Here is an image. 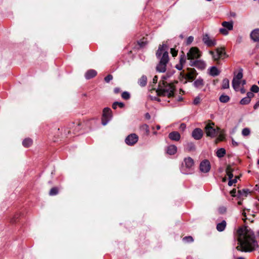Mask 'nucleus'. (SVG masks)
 <instances>
[{
	"mask_svg": "<svg viewBox=\"0 0 259 259\" xmlns=\"http://www.w3.org/2000/svg\"><path fill=\"white\" fill-rule=\"evenodd\" d=\"M194 167V161L193 159L188 157L184 159V162L181 167V171L182 173L188 175L191 174Z\"/></svg>",
	"mask_w": 259,
	"mask_h": 259,
	"instance_id": "nucleus-4",
	"label": "nucleus"
},
{
	"mask_svg": "<svg viewBox=\"0 0 259 259\" xmlns=\"http://www.w3.org/2000/svg\"><path fill=\"white\" fill-rule=\"evenodd\" d=\"M241 84L240 80H236V79H233L232 80V86L233 89L236 91H238L239 89L240 85Z\"/></svg>",
	"mask_w": 259,
	"mask_h": 259,
	"instance_id": "nucleus-22",
	"label": "nucleus"
},
{
	"mask_svg": "<svg viewBox=\"0 0 259 259\" xmlns=\"http://www.w3.org/2000/svg\"><path fill=\"white\" fill-rule=\"evenodd\" d=\"M243 77V73L242 69H240L239 72L237 75H235L233 79H236V80H240L242 79Z\"/></svg>",
	"mask_w": 259,
	"mask_h": 259,
	"instance_id": "nucleus-32",
	"label": "nucleus"
},
{
	"mask_svg": "<svg viewBox=\"0 0 259 259\" xmlns=\"http://www.w3.org/2000/svg\"><path fill=\"white\" fill-rule=\"evenodd\" d=\"M156 128L157 130H159L160 128V126L159 125H157L156 126Z\"/></svg>",
	"mask_w": 259,
	"mask_h": 259,
	"instance_id": "nucleus-62",
	"label": "nucleus"
},
{
	"mask_svg": "<svg viewBox=\"0 0 259 259\" xmlns=\"http://www.w3.org/2000/svg\"><path fill=\"white\" fill-rule=\"evenodd\" d=\"M114 93L116 94H118L120 92V90L118 88H116L114 90Z\"/></svg>",
	"mask_w": 259,
	"mask_h": 259,
	"instance_id": "nucleus-54",
	"label": "nucleus"
},
{
	"mask_svg": "<svg viewBox=\"0 0 259 259\" xmlns=\"http://www.w3.org/2000/svg\"><path fill=\"white\" fill-rule=\"evenodd\" d=\"M259 107V101H258L253 106V108L254 110L257 109Z\"/></svg>",
	"mask_w": 259,
	"mask_h": 259,
	"instance_id": "nucleus-52",
	"label": "nucleus"
},
{
	"mask_svg": "<svg viewBox=\"0 0 259 259\" xmlns=\"http://www.w3.org/2000/svg\"><path fill=\"white\" fill-rule=\"evenodd\" d=\"M202 41L205 45L209 47L214 46L217 44L215 39L210 38L207 34L203 35Z\"/></svg>",
	"mask_w": 259,
	"mask_h": 259,
	"instance_id": "nucleus-11",
	"label": "nucleus"
},
{
	"mask_svg": "<svg viewBox=\"0 0 259 259\" xmlns=\"http://www.w3.org/2000/svg\"><path fill=\"white\" fill-rule=\"evenodd\" d=\"M190 65L191 66H195L201 69H203L205 68L206 65L204 61L200 60H197L195 61H190Z\"/></svg>",
	"mask_w": 259,
	"mask_h": 259,
	"instance_id": "nucleus-13",
	"label": "nucleus"
},
{
	"mask_svg": "<svg viewBox=\"0 0 259 259\" xmlns=\"http://www.w3.org/2000/svg\"><path fill=\"white\" fill-rule=\"evenodd\" d=\"M117 105H119L120 108H123L124 106V103L122 102H115L112 105L113 108L115 109L117 108Z\"/></svg>",
	"mask_w": 259,
	"mask_h": 259,
	"instance_id": "nucleus-35",
	"label": "nucleus"
},
{
	"mask_svg": "<svg viewBox=\"0 0 259 259\" xmlns=\"http://www.w3.org/2000/svg\"><path fill=\"white\" fill-rule=\"evenodd\" d=\"M188 146H189V150H193L195 149V146L192 143L188 144Z\"/></svg>",
	"mask_w": 259,
	"mask_h": 259,
	"instance_id": "nucleus-50",
	"label": "nucleus"
},
{
	"mask_svg": "<svg viewBox=\"0 0 259 259\" xmlns=\"http://www.w3.org/2000/svg\"><path fill=\"white\" fill-rule=\"evenodd\" d=\"M232 172L233 169L231 168V166H228L226 168V174L229 179H232L233 177V174Z\"/></svg>",
	"mask_w": 259,
	"mask_h": 259,
	"instance_id": "nucleus-28",
	"label": "nucleus"
},
{
	"mask_svg": "<svg viewBox=\"0 0 259 259\" xmlns=\"http://www.w3.org/2000/svg\"><path fill=\"white\" fill-rule=\"evenodd\" d=\"M224 138V136L222 134H220L219 137L217 138V140L221 141L223 140Z\"/></svg>",
	"mask_w": 259,
	"mask_h": 259,
	"instance_id": "nucleus-51",
	"label": "nucleus"
},
{
	"mask_svg": "<svg viewBox=\"0 0 259 259\" xmlns=\"http://www.w3.org/2000/svg\"><path fill=\"white\" fill-rule=\"evenodd\" d=\"M250 134V130L249 128L246 127L242 130V135L243 136H249Z\"/></svg>",
	"mask_w": 259,
	"mask_h": 259,
	"instance_id": "nucleus-34",
	"label": "nucleus"
},
{
	"mask_svg": "<svg viewBox=\"0 0 259 259\" xmlns=\"http://www.w3.org/2000/svg\"><path fill=\"white\" fill-rule=\"evenodd\" d=\"M183 240L184 241L187 243L192 242L194 240L192 237L190 236L185 237L183 238Z\"/></svg>",
	"mask_w": 259,
	"mask_h": 259,
	"instance_id": "nucleus-36",
	"label": "nucleus"
},
{
	"mask_svg": "<svg viewBox=\"0 0 259 259\" xmlns=\"http://www.w3.org/2000/svg\"><path fill=\"white\" fill-rule=\"evenodd\" d=\"M223 28L219 29L220 32L224 35H227L229 34V31H231L233 28V21H224L222 23Z\"/></svg>",
	"mask_w": 259,
	"mask_h": 259,
	"instance_id": "nucleus-8",
	"label": "nucleus"
},
{
	"mask_svg": "<svg viewBox=\"0 0 259 259\" xmlns=\"http://www.w3.org/2000/svg\"><path fill=\"white\" fill-rule=\"evenodd\" d=\"M201 56V53L197 47H192L187 53V56L188 60L194 61V59L199 58Z\"/></svg>",
	"mask_w": 259,
	"mask_h": 259,
	"instance_id": "nucleus-7",
	"label": "nucleus"
},
{
	"mask_svg": "<svg viewBox=\"0 0 259 259\" xmlns=\"http://www.w3.org/2000/svg\"><path fill=\"white\" fill-rule=\"evenodd\" d=\"M158 77L157 76H155L153 78V83H156L157 81Z\"/></svg>",
	"mask_w": 259,
	"mask_h": 259,
	"instance_id": "nucleus-55",
	"label": "nucleus"
},
{
	"mask_svg": "<svg viewBox=\"0 0 259 259\" xmlns=\"http://www.w3.org/2000/svg\"><path fill=\"white\" fill-rule=\"evenodd\" d=\"M58 192V189L57 188L54 187L51 189L49 194L50 195L53 196L57 194Z\"/></svg>",
	"mask_w": 259,
	"mask_h": 259,
	"instance_id": "nucleus-38",
	"label": "nucleus"
},
{
	"mask_svg": "<svg viewBox=\"0 0 259 259\" xmlns=\"http://www.w3.org/2000/svg\"><path fill=\"white\" fill-rule=\"evenodd\" d=\"M237 259H245V258L243 257H238Z\"/></svg>",
	"mask_w": 259,
	"mask_h": 259,
	"instance_id": "nucleus-64",
	"label": "nucleus"
},
{
	"mask_svg": "<svg viewBox=\"0 0 259 259\" xmlns=\"http://www.w3.org/2000/svg\"><path fill=\"white\" fill-rule=\"evenodd\" d=\"M245 84H246V81L245 80H241V84H242V85H244Z\"/></svg>",
	"mask_w": 259,
	"mask_h": 259,
	"instance_id": "nucleus-59",
	"label": "nucleus"
},
{
	"mask_svg": "<svg viewBox=\"0 0 259 259\" xmlns=\"http://www.w3.org/2000/svg\"><path fill=\"white\" fill-rule=\"evenodd\" d=\"M185 61H186V59H185V57H184L183 58H181V59H180V63H181V65H182L183 64L185 63Z\"/></svg>",
	"mask_w": 259,
	"mask_h": 259,
	"instance_id": "nucleus-53",
	"label": "nucleus"
},
{
	"mask_svg": "<svg viewBox=\"0 0 259 259\" xmlns=\"http://www.w3.org/2000/svg\"><path fill=\"white\" fill-rule=\"evenodd\" d=\"M175 90V87L173 83H167L163 80L162 82H159L157 92L158 95L170 98L174 96Z\"/></svg>",
	"mask_w": 259,
	"mask_h": 259,
	"instance_id": "nucleus-3",
	"label": "nucleus"
},
{
	"mask_svg": "<svg viewBox=\"0 0 259 259\" xmlns=\"http://www.w3.org/2000/svg\"><path fill=\"white\" fill-rule=\"evenodd\" d=\"M227 223L225 221H223L221 223H218L217 225V229L219 232L223 231L226 227Z\"/></svg>",
	"mask_w": 259,
	"mask_h": 259,
	"instance_id": "nucleus-20",
	"label": "nucleus"
},
{
	"mask_svg": "<svg viewBox=\"0 0 259 259\" xmlns=\"http://www.w3.org/2000/svg\"><path fill=\"white\" fill-rule=\"evenodd\" d=\"M209 53L211 55L213 61L219 62L220 59H224L228 57L224 47L217 48L214 51H209Z\"/></svg>",
	"mask_w": 259,
	"mask_h": 259,
	"instance_id": "nucleus-5",
	"label": "nucleus"
},
{
	"mask_svg": "<svg viewBox=\"0 0 259 259\" xmlns=\"http://www.w3.org/2000/svg\"><path fill=\"white\" fill-rule=\"evenodd\" d=\"M188 72L186 74V78L189 80L194 79L197 75L196 71L194 69H189Z\"/></svg>",
	"mask_w": 259,
	"mask_h": 259,
	"instance_id": "nucleus-16",
	"label": "nucleus"
},
{
	"mask_svg": "<svg viewBox=\"0 0 259 259\" xmlns=\"http://www.w3.org/2000/svg\"><path fill=\"white\" fill-rule=\"evenodd\" d=\"M140 128L141 130L144 131L146 132L147 135H148L149 133V126L146 124H144L141 126Z\"/></svg>",
	"mask_w": 259,
	"mask_h": 259,
	"instance_id": "nucleus-31",
	"label": "nucleus"
},
{
	"mask_svg": "<svg viewBox=\"0 0 259 259\" xmlns=\"http://www.w3.org/2000/svg\"><path fill=\"white\" fill-rule=\"evenodd\" d=\"M210 74L212 76H217L219 75V71L216 67L213 66L210 68Z\"/></svg>",
	"mask_w": 259,
	"mask_h": 259,
	"instance_id": "nucleus-26",
	"label": "nucleus"
},
{
	"mask_svg": "<svg viewBox=\"0 0 259 259\" xmlns=\"http://www.w3.org/2000/svg\"><path fill=\"white\" fill-rule=\"evenodd\" d=\"M204 85L202 79L198 78L194 82V85L196 88H202Z\"/></svg>",
	"mask_w": 259,
	"mask_h": 259,
	"instance_id": "nucleus-23",
	"label": "nucleus"
},
{
	"mask_svg": "<svg viewBox=\"0 0 259 259\" xmlns=\"http://www.w3.org/2000/svg\"><path fill=\"white\" fill-rule=\"evenodd\" d=\"M226 154V150L224 148H220L217 152V155L218 157H223Z\"/></svg>",
	"mask_w": 259,
	"mask_h": 259,
	"instance_id": "nucleus-29",
	"label": "nucleus"
},
{
	"mask_svg": "<svg viewBox=\"0 0 259 259\" xmlns=\"http://www.w3.org/2000/svg\"><path fill=\"white\" fill-rule=\"evenodd\" d=\"M147 82V78L145 75H142L138 80V84L142 87L146 86Z\"/></svg>",
	"mask_w": 259,
	"mask_h": 259,
	"instance_id": "nucleus-21",
	"label": "nucleus"
},
{
	"mask_svg": "<svg viewBox=\"0 0 259 259\" xmlns=\"http://www.w3.org/2000/svg\"><path fill=\"white\" fill-rule=\"evenodd\" d=\"M219 210L221 213H224L226 212V208L225 207H221L219 208Z\"/></svg>",
	"mask_w": 259,
	"mask_h": 259,
	"instance_id": "nucleus-47",
	"label": "nucleus"
},
{
	"mask_svg": "<svg viewBox=\"0 0 259 259\" xmlns=\"http://www.w3.org/2000/svg\"><path fill=\"white\" fill-rule=\"evenodd\" d=\"M97 74V71L94 69H90L87 71L85 74V77L87 79H91L95 77Z\"/></svg>",
	"mask_w": 259,
	"mask_h": 259,
	"instance_id": "nucleus-18",
	"label": "nucleus"
},
{
	"mask_svg": "<svg viewBox=\"0 0 259 259\" xmlns=\"http://www.w3.org/2000/svg\"><path fill=\"white\" fill-rule=\"evenodd\" d=\"M200 97H196L194 99V100L193 101V104L194 105H197V104H198L200 103Z\"/></svg>",
	"mask_w": 259,
	"mask_h": 259,
	"instance_id": "nucleus-43",
	"label": "nucleus"
},
{
	"mask_svg": "<svg viewBox=\"0 0 259 259\" xmlns=\"http://www.w3.org/2000/svg\"><path fill=\"white\" fill-rule=\"evenodd\" d=\"M203 135L202 131L200 128H195L192 133V136L196 140L200 139Z\"/></svg>",
	"mask_w": 259,
	"mask_h": 259,
	"instance_id": "nucleus-14",
	"label": "nucleus"
},
{
	"mask_svg": "<svg viewBox=\"0 0 259 259\" xmlns=\"http://www.w3.org/2000/svg\"><path fill=\"white\" fill-rule=\"evenodd\" d=\"M121 97L123 99L128 100L130 98V94L127 92H124L122 93Z\"/></svg>",
	"mask_w": 259,
	"mask_h": 259,
	"instance_id": "nucleus-37",
	"label": "nucleus"
},
{
	"mask_svg": "<svg viewBox=\"0 0 259 259\" xmlns=\"http://www.w3.org/2000/svg\"><path fill=\"white\" fill-rule=\"evenodd\" d=\"M238 178H239L238 177H236L234 179H229L228 185L231 186L233 184L236 183L237 182V179Z\"/></svg>",
	"mask_w": 259,
	"mask_h": 259,
	"instance_id": "nucleus-40",
	"label": "nucleus"
},
{
	"mask_svg": "<svg viewBox=\"0 0 259 259\" xmlns=\"http://www.w3.org/2000/svg\"><path fill=\"white\" fill-rule=\"evenodd\" d=\"M238 245L236 247L238 250L244 252H251L257 245L254 239L253 232L246 227L240 228L237 232Z\"/></svg>",
	"mask_w": 259,
	"mask_h": 259,
	"instance_id": "nucleus-1",
	"label": "nucleus"
},
{
	"mask_svg": "<svg viewBox=\"0 0 259 259\" xmlns=\"http://www.w3.org/2000/svg\"><path fill=\"white\" fill-rule=\"evenodd\" d=\"M222 181L223 182H225L226 181V178L225 177V178H223Z\"/></svg>",
	"mask_w": 259,
	"mask_h": 259,
	"instance_id": "nucleus-63",
	"label": "nucleus"
},
{
	"mask_svg": "<svg viewBox=\"0 0 259 259\" xmlns=\"http://www.w3.org/2000/svg\"><path fill=\"white\" fill-rule=\"evenodd\" d=\"M220 128L215 127L213 122L207 124L205 127V132L206 136L210 137H214L220 133Z\"/></svg>",
	"mask_w": 259,
	"mask_h": 259,
	"instance_id": "nucleus-6",
	"label": "nucleus"
},
{
	"mask_svg": "<svg viewBox=\"0 0 259 259\" xmlns=\"http://www.w3.org/2000/svg\"><path fill=\"white\" fill-rule=\"evenodd\" d=\"M167 47L165 45H162L159 47L158 50L156 53V56L159 58L162 52H163L162 57L160 58V62L156 67V70L159 72H164L166 71V67L169 61L168 54L166 51Z\"/></svg>",
	"mask_w": 259,
	"mask_h": 259,
	"instance_id": "nucleus-2",
	"label": "nucleus"
},
{
	"mask_svg": "<svg viewBox=\"0 0 259 259\" xmlns=\"http://www.w3.org/2000/svg\"><path fill=\"white\" fill-rule=\"evenodd\" d=\"M177 151V147L174 145L168 146L166 149V152L169 155H174Z\"/></svg>",
	"mask_w": 259,
	"mask_h": 259,
	"instance_id": "nucleus-19",
	"label": "nucleus"
},
{
	"mask_svg": "<svg viewBox=\"0 0 259 259\" xmlns=\"http://www.w3.org/2000/svg\"><path fill=\"white\" fill-rule=\"evenodd\" d=\"M252 92L257 93L259 91V88L256 85H253L251 88Z\"/></svg>",
	"mask_w": 259,
	"mask_h": 259,
	"instance_id": "nucleus-39",
	"label": "nucleus"
},
{
	"mask_svg": "<svg viewBox=\"0 0 259 259\" xmlns=\"http://www.w3.org/2000/svg\"><path fill=\"white\" fill-rule=\"evenodd\" d=\"M222 88L223 89H227L229 88V80L227 78L223 80Z\"/></svg>",
	"mask_w": 259,
	"mask_h": 259,
	"instance_id": "nucleus-30",
	"label": "nucleus"
},
{
	"mask_svg": "<svg viewBox=\"0 0 259 259\" xmlns=\"http://www.w3.org/2000/svg\"><path fill=\"white\" fill-rule=\"evenodd\" d=\"M242 37L241 36H239L237 39V41L238 42V43H240L242 41Z\"/></svg>",
	"mask_w": 259,
	"mask_h": 259,
	"instance_id": "nucleus-57",
	"label": "nucleus"
},
{
	"mask_svg": "<svg viewBox=\"0 0 259 259\" xmlns=\"http://www.w3.org/2000/svg\"><path fill=\"white\" fill-rule=\"evenodd\" d=\"M168 137L172 141H178L180 139L181 136L178 132L175 131L170 133L169 134Z\"/></svg>",
	"mask_w": 259,
	"mask_h": 259,
	"instance_id": "nucleus-17",
	"label": "nucleus"
},
{
	"mask_svg": "<svg viewBox=\"0 0 259 259\" xmlns=\"http://www.w3.org/2000/svg\"><path fill=\"white\" fill-rule=\"evenodd\" d=\"M194 40V37L192 36H190L188 37L186 40V44L187 45L191 44Z\"/></svg>",
	"mask_w": 259,
	"mask_h": 259,
	"instance_id": "nucleus-41",
	"label": "nucleus"
},
{
	"mask_svg": "<svg viewBox=\"0 0 259 259\" xmlns=\"http://www.w3.org/2000/svg\"><path fill=\"white\" fill-rule=\"evenodd\" d=\"M250 101V99H248V98L246 97L241 100L240 103L241 105H247L249 104Z\"/></svg>",
	"mask_w": 259,
	"mask_h": 259,
	"instance_id": "nucleus-33",
	"label": "nucleus"
},
{
	"mask_svg": "<svg viewBox=\"0 0 259 259\" xmlns=\"http://www.w3.org/2000/svg\"><path fill=\"white\" fill-rule=\"evenodd\" d=\"M166 78H167V77L164 76H162V80L160 81V82H162L163 80H164V81H166L165 80L166 79Z\"/></svg>",
	"mask_w": 259,
	"mask_h": 259,
	"instance_id": "nucleus-60",
	"label": "nucleus"
},
{
	"mask_svg": "<svg viewBox=\"0 0 259 259\" xmlns=\"http://www.w3.org/2000/svg\"><path fill=\"white\" fill-rule=\"evenodd\" d=\"M219 100L221 102L226 103L229 101L230 97L226 95H222Z\"/></svg>",
	"mask_w": 259,
	"mask_h": 259,
	"instance_id": "nucleus-25",
	"label": "nucleus"
},
{
	"mask_svg": "<svg viewBox=\"0 0 259 259\" xmlns=\"http://www.w3.org/2000/svg\"><path fill=\"white\" fill-rule=\"evenodd\" d=\"M236 190L235 189H233L230 191V194L232 196L235 197L236 196Z\"/></svg>",
	"mask_w": 259,
	"mask_h": 259,
	"instance_id": "nucleus-49",
	"label": "nucleus"
},
{
	"mask_svg": "<svg viewBox=\"0 0 259 259\" xmlns=\"http://www.w3.org/2000/svg\"><path fill=\"white\" fill-rule=\"evenodd\" d=\"M180 126L182 129H184L186 127V125L184 123H182Z\"/></svg>",
	"mask_w": 259,
	"mask_h": 259,
	"instance_id": "nucleus-58",
	"label": "nucleus"
},
{
	"mask_svg": "<svg viewBox=\"0 0 259 259\" xmlns=\"http://www.w3.org/2000/svg\"><path fill=\"white\" fill-rule=\"evenodd\" d=\"M139 137L135 134L129 135L125 139V143L129 146L135 145L138 141Z\"/></svg>",
	"mask_w": 259,
	"mask_h": 259,
	"instance_id": "nucleus-10",
	"label": "nucleus"
},
{
	"mask_svg": "<svg viewBox=\"0 0 259 259\" xmlns=\"http://www.w3.org/2000/svg\"><path fill=\"white\" fill-rule=\"evenodd\" d=\"M138 43H139V46L141 47H143L146 45V41H144V40H140V41L138 42Z\"/></svg>",
	"mask_w": 259,
	"mask_h": 259,
	"instance_id": "nucleus-46",
	"label": "nucleus"
},
{
	"mask_svg": "<svg viewBox=\"0 0 259 259\" xmlns=\"http://www.w3.org/2000/svg\"><path fill=\"white\" fill-rule=\"evenodd\" d=\"M32 144V140L30 138L24 139L22 142V144L25 147H30Z\"/></svg>",
	"mask_w": 259,
	"mask_h": 259,
	"instance_id": "nucleus-24",
	"label": "nucleus"
},
{
	"mask_svg": "<svg viewBox=\"0 0 259 259\" xmlns=\"http://www.w3.org/2000/svg\"><path fill=\"white\" fill-rule=\"evenodd\" d=\"M249 192V191L248 189H242L238 191L239 197H246Z\"/></svg>",
	"mask_w": 259,
	"mask_h": 259,
	"instance_id": "nucleus-27",
	"label": "nucleus"
},
{
	"mask_svg": "<svg viewBox=\"0 0 259 259\" xmlns=\"http://www.w3.org/2000/svg\"><path fill=\"white\" fill-rule=\"evenodd\" d=\"M240 92L242 94H244L245 92V90L244 89H241Z\"/></svg>",
	"mask_w": 259,
	"mask_h": 259,
	"instance_id": "nucleus-61",
	"label": "nucleus"
},
{
	"mask_svg": "<svg viewBox=\"0 0 259 259\" xmlns=\"http://www.w3.org/2000/svg\"><path fill=\"white\" fill-rule=\"evenodd\" d=\"M170 53L173 57L177 56L178 54V51L175 50L174 49L172 48L170 50Z\"/></svg>",
	"mask_w": 259,
	"mask_h": 259,
	"instance_id": "nucleus-44",
	"label": "nucleus"
},
{
	"mask_svg": "<svg viewBox=\"0 0 259 259\" xmlns=\"http://www.w3.org/2000/svg\"><path fill=\"white\" fill-rule=\"evenodd\" d=\"M200 170L204 173L208 172L210 169V164L208 160H204L200 164Z\"/></svg>",
	"mask_w": 259,
	"mask_h": 259,
	"instance_id": "nucleus-12",
	"label": "nucleus"
},
{
	"mask_svg": "<svg viewBox=\"0 0 259 259\" xmlns=\"http://www.w3.org/2000/svg\"><path fill=\"white\" fill-rule=\"evenodd\" d=\"M145 117L146 119H149L151 118V116L148 113H146L145 115Z\"/></svg>",
	"mask_w": 259,
	"mask_h": 259,
	"instance_id": "nucleus-56",
	"label": "nucleus"
},
{
	"mask_svg": "<svg viewBox=\"0 0 259 259\" xmlns=\"http://www.w3.org/2000/svg\"><path fill=\"white\" fill-rule=\"evenodd\" d=\"M232 144L234 147H237L239 145V143L236 142L233 138L232 139Z\"/></svg>",
	"mask_w": 259,
	"mask_h": 259,
	"instance_id": "nucleus-48",
	"label": "nucleus"
},
{
	"mask_svg": "<svg viewBox=\"0 0 259 259\" xmlns=\"http://www.w3.org/2000/svg\"><path fill=\"white\" fill-rule=\"evenodd\" d=\"M251 39L254 42L259 41V29L256 28L253 30L250 34Z\"/></svg>",
	"mask_w": 259,
	"mask_h": 259,
	"instance_id": "nucleus-15",
	"label": "nucleus"
},
{
	"mask_svg": "<svg viewBox=\"0 0 259 259\" xmlns=\"http://www.w3.org/2000/svg\"><path fill=\"white\" fill-rule=\"evenodd\" d=\"M113 79L112 75L109 74L107 76H106L104 78L105 81L106 82H109L110 80H111Z\"/></svg>",
	"mask_w": 259,
	"mask_h": 259,
	"instance_id": "nucleus-42",
	"label": "nucleus"
},
{
	"mask_svg": "<svg viewBox=\"0 0 259 259\" xmlns=\"http://www.w3.org/2000/svg\"><path fill=\"white\" fill-rule=\"evenodd\" d=\"M112 118L111 110L109 108H105L103 111L102 123L103 125H106Z\"/></svg>",
	"mask_w": 259,
	"mask_h": 259,
	"instance_id": "nucleus-9",
	"label": "nucleus"
},
{
	"mask_svg": "<svg viewBox=\"0 0 259 259\" xmlns=\"http://www.w3.org/2000/svg\"><path fill=\"white\" fill-rule=\"evenodd\" d=\"M254 97V94L252 92H248L247 93V96L246 97L248 98V99H250L251 101V99Z\"/></svg>",
	"mask_w": 259,
	"mask_h": 259,
	"instance_id": "nucleus-45",
	"label": "nucleus"
}]
</instances>
